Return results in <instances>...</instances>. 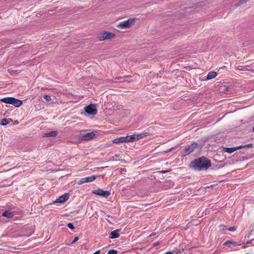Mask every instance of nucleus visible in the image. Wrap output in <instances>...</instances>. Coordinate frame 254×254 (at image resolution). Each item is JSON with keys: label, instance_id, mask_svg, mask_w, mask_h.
Wrapping results in <instances>:
<instances>
[{"label": "nucleus", "instance_id": "f257e3e1", "mask_svg": "<svg viewBox=\"0 0 254 254\" xmlns=\"http://www.w3.org/2000/svg\"><path fill=\"white\" fill-rule=\"evenodd\" d=\"M191 164L194 169L197 170H206L211 166L210 161L205 157L195 159Z\"/></svg>", "mask_w": 254, "mask_h": 254}, {"label": "nucleus", "instance_id": "f03ea898", "mask_svg": "<svg viewBox=\"0 0 254 254\" xmlns=\"http://www.w3.org/2000/svg\"><path fill=\"white\" fill-rule=\"evenodd\" d=\"M136 19H137L136 18H132L128 19L127 20L120 22L117 25V27L120 29L129 28L134 24Z\"/></svg>", "mask_w": 254, "mask_h": 254}, {"label": "nucleus", "instance_id": "7ed1b4c3", "mask_svg": "<svg viewBox=\"0 0 254 254\" xmlns=\"http://www.w3.org/2000/svg\"><path fill=\"white\" fill-rule=\"evenodd\" d=\"M0 101L6 104H11L16 107H20L22 102L21 100L15 99L13 97H6L0 99Z\"/></svg>", "mask_w": 254, "mask_h": 254}, {"label": "nucleus", "instance_id": "20e7f679", "mask_svg": "<svg viewBox=\"0 0 254 254\" xmlns=\"http://www.w3.org/2000/svg\"><path fill=\"white\" fill-rule=\"evenodd\" d=\"M198 144L196 142H193L190 145L185 146L182 152V155L185 156L189 155L193 152L194 149L197 148Z\"/></svg>", "mask_w": 254, "mask_h": 254}, {"label": "nucleus", "instance_id": "39448f33", "mask_svg": "<svg viewBox=\"0 0 254 254\" xmlns=\"http://www.w3.org/2000/svg\"><path fill=\"white\" fill-rule=\"evenodd\" d=\"M97 136V131H92L85 134H82L79 136V139L81 140L88 141L95 138Z\"/></svg>", "mask_w": 254, "mask_h": 254}, {"label": "nucleus", "instance_id": "423d86ee", "mask_svg": "<svg viewBox=\"0 0 254 254\" xmlns=\"http://www.w3.org/2000/svg\"><path fill=\"white\" fill-rule=\"evenodd\" d=\"M115 37V35L110 32L104 31L99 36V41H103L107 39H113Z\"/></svg>", "mask_w": 254, "mask_h": 254}, {"label": "nucleus", "instance_id": "0eeeda50", "mask_svg": "<svg viewBox=\"0 0 254 254\" xmlns=\"http://www.w3.org/2000/svg\"><path fill=\"white\" fill-rule=\"evenodd\" d=\"M85 111L88 114L95 115L97 113L96 107L93 104H90L85 107Z\"/></svg>", "mask_w": 254, "mask_h": 254}, {"label": "nucleus", "instance_id": "6e6552de", "mask_svg": "<svg viewBox=\"0 0 254 254\" xmlns=\"http://www.w3.org/2000/svg\"><path fill=\"white\" fill-rule=\"evenodd\" d=\"M96 176H95L94 175L89 176V177L83 178L78 181L77 184L78 185H81L85 183L91 182H93V181H94L96 179Z\"/></svg>", "mask_w": 254, "mask_h": 254}, {"label": "nucleus", "instance_id": "1a4fd4ad", "mask_svg": "<svg viewBox=\"0 0 254 254\" xmlns=\"http://www.w3.org/2000/svg\"><path fill=\"white\" fill-rule=\"evenodd\" d=\"M93 193L99 196H101L104 197H107L110 194V192L109 191H105L102 190L98 189L93 191Z\"/></svg>", "mask_w": 254, "mask_h": 254}, {"label": "nucleus", "instance_id": "9d476101", "mask_svg": "<svg viewBox=\"0 0 254 254\" xmlns=\"http://www.w3.org/2000/svg\"><path fill=\"white\" fill-rule=\"evenodd\" d=\"M68 199V195L67 194H64L61 196H60L55 201H54V203H64Z\"/></svg>", "mask_w": 254, "mask_h": 254}, {"label": "nucleus", "instance_id": "9b49d317", "mask_svg": "<svg viewBox=\"0 0 254 254\" xmlns=\"http://www.w3.org/2000/svg\"><path fill=\"white\" fill-rule=\"evenodd\" d=\"M120 231V230H119V229H117L115 231H112L110 234L109 238L110 239H115V238H117L119 237V236H120L119 232Z\"/></svg>", "mask_w": 254, "mask_h": 254}, {"label": "nucleus", "instance_id": "f8f14e48", "mask_svg": "<svg viewBox=\"0 0 254 254\" xmlns=\"http://www.w3.org/2000/svg\"><path fill=\"white\" fill-rule=\"evenodd\" d=\"M133 136L134 137V141L136 140H139L141 138H142L144 137L147 136L149 135V133L148 132H144L139 134H133Z\"/></svg>", "mask_w": 254, "mask_h": 254}, {"label": "nucleus", "instance_id": "ddd939ff", "mask_svg": "<svg viewBox=\"0 0 254 254\" xmlns=\"http://www.w3.org/2000/svg\"><path fill=\"white\" fill-rule=\"evenodd\" d=\"M242 146H237V147H233V148H227V147H225V148H224V151L225 152H228V153H231L232 152H234V151H235L237 150L240 149H242Z\"/></svg>", "mask_w": 254, "mask_h": 254}, {"label": "nucleus", "instance_id": "4468645a", "mask_svg": "<svg viewBox=\"0 0 254 254\" xmlns=\"http://www.w3.org/2000/svg\"><path fill=\"white\" fill-rule=\"evenodd\" d=\"M58 134V131L56 130L51 131L44 134V137H55Z\"/></svg>", "mask_w": 254, "mask_h": 254}, {"label": "nucleus", "instance_id": "2eb2a0df", "mask_svg": "<svg viewBox=\"0 0 254 254\" xmlns=\"http://www.w3.org/2000/svg\"><path fill=\"white\" fill-rule=\"evenodd\" d=\"M217 73L215 71H211L209 72L207 76H206V79L207 80H210L214 78H215L217 75Z\"/></svg>", "mask_w": 254, "mask_h": 254}, {"label": "nucleus", "instance_id": "dca6fc26", "mask_svg": "<svg viewBox=\"0 0 254 254\" xmlns=\"http://www.w3.org/2000/svg\"><path fill=\"white\" fill-rule=\"evenodd\" d=\"M124 137L125 140V142H132L134 141V137L133 136V134L131 135L124 136Z\"/></svg>", "mask_w": 254, "mask_h": 254}, {"label": "nucleus", "instance_id": "f3484780", "mask_svg": "<svg viewBox=\"0 0 254 254\" xmlns=\"http://www.w3.org/2000/svg\"><path fill=\"white\" fill-rule=\"evenodd\" d=\"M4 217H6L8 218H11L13 217V213L10 210H7L4 212L2 215Z\"/></svg>", "mask_w": 254, "mask_h": 254}, {"label": "nucleus", "instance_id": "a211bd4d", "mask_svg": "<svg viewBox=\"0 0 254 254\" xmlns=\"http://www.w3.org/2000/svg\"><path fill=\"white\" fill-rule=\"evenodd\" d=\"M125 140L124 139V136H122V137H120L114 139L113 140V142L114 143H116V144H120V143H121L125 142Z\"/></svg>", "mask_w": 254, "mask_h": 254}, {"label": "nucleus", "instance_id": "6ab92c4d", "mask_svg": "<svg viewBox=\"0 0 254 254\" xmlns=\"http://www.w3.org/2000/svg\"><path fill=\"white\" fill-rule=\"evenodd\" d=\"M228 245H234L235 246L240 245V244H238V243L234 242V241H227L225 242L223 244V245H224V246H227Z\"/></svg>", "mask_w": 254, "mask_h": 254}, {"label": "nucleus", "instance_id": "aec40b11", "mask_svg": "<svg viewBox=\"0 0 254 254\" xmlns=\"http://www.w3.org/2000/svg\"><path fill=\"white\" fill-rule=\"evenodd\" d=\"M9 121H12L11 119H3L1 121V125L2 126H5L9 123Z\"/></svg>", "mask_w": 254, "mask_h": 254}, {"label": "nucleus", "instance_id": "412c9836", "mask_svg": "<svg viewBox=\"0 0 254 254\" xmlns=\"http://www.w3.org/2000/svg\"><path fill=\"white\" fill-rule=\"evenodd\" d=\"M44 98L45 99V100L49 103H52V101L51 99V97L49 95H45L44 96Z\"/></svg>", "mask_w": 254, "mask_h": 254}, {"label": "nucleus", "instance_id": "4be33fe9", "mask_svg": "<svg viewBox=\"0 0 254 254\" xmlns=\"http://www.w3.org/2000/svg\"><path fill=\"white\" fill-rule=\"evenodd\" d=\"M247 1V0H241L238 3H237L235 4V6L236 7H238V6H239L240 5L244 4V3H246Z\"/></svg>", "mask_w": 254, "mask_h": 254}, {"label": "nucleus", "instance_id": "5701e85b", "mask_svg": "<svg viewBox=\"0 0 254 254\" xmlns=\"http://www.w3.org/2000/svg\"><path fill=\"white\" fill-rule=\"evenodd\" d=\"M253 144L249 143V144H246L245 145H240L239 146H242V148H251L253 147Z\"/></svg>", "mask_w": 254, "mask_h": 254}, {"label": "nucleus", "instance_id": "b1692460", "mask_svg": "<svg viewBox=\"0 0 254 254\" xmlns=\"http://www.w3.org/2000/svg\"><path fill=\"white\" fill-rule=\"evenodd\" d=\"M117 251L115 250H111L108 251V254H117Z\"/></svg>", "mask_w": 254, "mask_h": 254}, {"label": "nucleus", "instance_id": "393cba45", "mask_svg": "<svg viewBox=\"0 0 254 254\" xmlns=\"http://www.w3.org/2000/svg\"><path fill=\"white\" fill-rule=\"evenodd\" d=\"M67 226L70 229L73 230L74 229V227L72 223H69L67 224Z\"/></svg>", "mask_w": 254, "mask_h": 254}, {"label": "nucleus", "instance_id": "a878e982", "mask_svg": "<svg viewBox=\"0 0 254 254\" xmlns=\"http://www.w3.org/2000/svg\"><path fill=\"white\" fill-rule=\"evenodd\" d=\"M228 230L230 231L234 232L236 230V227L234 226L231 227L229 228H228Z\"/></svg>", "mask_w": 254, "mask_h": 254}, {"label": "nucleus", "instance_id": "bb28decb", "mask_svg": "<svg viewBox=\"0 0 254 254\" xmlns=\"http://www.w3.org/2000/svg\"><path fill=\"white\" fill-rule=\"evenodd\" d=\"M79 238L78 237H74V239L72 240V241L71 242L70 244H73L75 243L76 241L78 240Z\"/></svg>", "mask_w": 254, "mask_h": 254}, {"label": "nucleus", "instance_id": "cd10ccee", "mask_svg": "<svg viewBox=\"0 0 254 254\" xmlns=\"http://www.w3.org/2000/svg\"><path fill=\"white\" fill-rule=\"evenodd\" d=\"M174 149V147H172L169 149H167V150L165 151L164 152L165 153H169L170 152H171L173 149Z\"/></svg>", "mask_w": 254, "mask_h": 254}, {"label": "nucleus", "instance_id": "c85d7f7f", "mask_svg": "<svg viewBox=\"0 0 254 254\" xmlns=\"http://www.w3.org/2000/svg\"><path fill=\"white\" fill-rule=\"evenodd\" d=\"M160 245V243H159V242H155V243H154L153 244V246H154V247L157 246H158V245Z\"/></svg>", "mask_w": 254, "mask_h": 254}, {"label": "nucleus", "instance_id": "c756f323", "mask_svg": "<svg viewBox=\"0 0 254 254\" xmlns=\"http://www.w3.org/2000/svg\"><path fill=\"white\" fill-rule=\"evenodd\" d=\"M254 242V239H253L252 240H251V241L250 242H248L247 243L248 244H251L252 243Z\"/></svg>", "mask_w": 254, "mask_h": 254}, {"label": "nucleus", "instance_id": "7c9ffc66", "mask_svg": "<svg viewBox=\"0 0 254 254\" xmlns=\"http://www.w3.org/2000/svg\"><path fill=\"white\" fill-rule=\"evenodd\" d=\"M155 235V233H151V234L149 236V237H152V236H154Z\"/></svg>", "mask_w": 254, "mask_h": 254}, {"label": "nucleus", "instance_id": "2f4dec72", "mask_svg": "<svg viewBox=\"0 0 254 254\" xmlns=\"http://www.w3.org/2000/svg\"><path fill=\"white\" fill-rule=\"evenodd\" d=\"M164 254H173L171 252H168Z\"/></svg>", "mask_w": 254, "mask_h": 254}, {"label": "nucleus", "instance_id": "473e14b6", "mask_svg": "<svg viewBox=\"0 0 254 254\" xmlns=\"http://www.w3.org/2000/svg\"><path fill=\"white\" fill-rule=\"evenodd\" d=\"M168 172V171H167V170H165V171H162V173H167V172Z\"/></svg>", "mask_w": 254, "mask_h": 254}, {"label": "nucleus", "instance_id": "72a5a7b5", "mask_svg": "<svg viewBox=\"0 0 254 254\" xmlns=\"http://www.w3.org/2000/svg\"><path fill=\"white\" fill-rule=\"evenodd\" d=\"M220 227H223L224 228L225 227V226H220Z\"/></svg>", "mask_w": 254, "mask_h": 254}, {"label": "nucleus", "instance_id": "f704fd0d", "mask_svg": "<svg viewBox=\"0 0 254 254\" xmlns=\"http://www.w3.org/2000/svg\"><path fill=\"white\" fill-rule=\"evenodd\" d=\"M253 131H254V127H253Z\"/></svg>", "mask_w": 254, "mask_h": 254}]
</instances>
